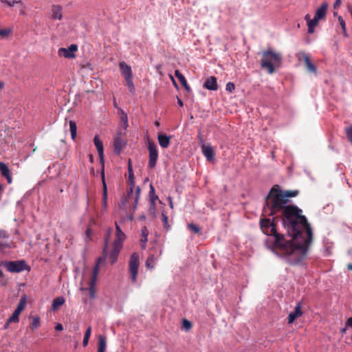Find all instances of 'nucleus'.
<instances>
[{"instance_id":"nucleus-1","label":"nucleus","mask_w":352,"mask_h":352,"mask_svg":"<svg viewBox=\"0 0 352 352\" xmlns=\"http://www.w3.org/2000/svg\"><path fill=\"white\" fill-rule=\"evenodd\" d=\"M298 193V190H283L278 185H274L265 198L263 215L270 217L280 213L283 224L289 236H293L294 239L298 240L304 229L307 244L313 240L311 225L305 216L302 214L301 209L294 205H287L289 198L295 197Z\"/></svg>"},{"instance_id":"nucleus-2","label":"nucleus","mask_w":352,"mask_h":352,"mask_svg":"<svg viewBox=\"0 0 352 352\" xmlns=\"http://www.w3.org/2000/svg\"><path fill=\"white\" fill-rule=\"evenodd\" d=\"M263 216L262 214L259 221L260 228L265 234L272 237L267 241L268 248L276 254L285 257L290 265L301 263L305 259L311 244V242L306 243L305 230H302L301 237L298 240L294 239L293 236H289L291 239L287 240L284 234L277 232L275 223L276 217L270 219Z\"/></svg>"},{"instance_id":"nucleus-3","label":"nucleus","mask_w":352,"mask_h":352,"mask_svg":"<svg viewBox=\"0 0 352 352\" xmlns=\"http://www.w3.org/2000/svg\"><path fill=\"white\" fill-rule=\"evenodd\" d=\"M261 67L266 69L269 74L275 72V68L280 67L282 61V56L279 52H276L272 49H268L261 54Z\"/></svg>"},{"instance_id":"nucleus-4","label":"nucleus","mask_w":352,"mask_h":352,"mask_svg":"<svg viewBox=\"0 0 352 352\" xmlns=\"http://www.w3.org/2000/svg\"><path fill=\"white\" fill-rule=\"evenodd\" d=\"M1 265L6 268V270L12 273H19L27 269V264L24 260L14 261H3Z\"/></svg>"},{"instance_id":"nucleus-5","label":"nucleus","mask_w":352,"mask_h":352,"mask_svg":"<svg viewBox=\"0 0 352 352\" xmlns=\"http://www.w3.org/2000/svg\"><path fill=\"white\" fill-rule=\"evenodd\" d=\"M148 167L153 169L157 164L158 160V151L155 143L148 140Z\"/></svg>"},{"instance_id":"nucleus-6","label":"nucleus","mask_w":352,"mask_h":352,"mask_svg":"<svg viewBox=\"0 0 352 352\" xmlns=\"http://www.w3.org/2000/svg\"><path fill=\"white\" fill-rule=\"evenodd\" d=\"M140 265L139 255L136 252H133L130 258L129 267L131 274V278L133 283L136 282L138 274V268Z\"/></svg>"},{"instance_id":"nucleus-7","label":"nucleus","mask_w":352,"mask_h":352,"mask_svg":"<svg viewBox=\"0 0 352 352\" xmlns=\"http://www.w3.org/2000/svg\"><path fill=\"white\" fill-rule=\"evenodd\" d=\"M297 57L299 61L303 60L307 72L313 74H316L317 72L316 67L311 63V59L308 54L305 52H299L297 54Z\"/></svg>"},{"instance_id":"nucleus-8","label":"nucleus","mask_w":352,"mask_h":352,"mask_svg":"<svg viewBox=\"0 0 352 352\" xmlns=\"http://www.w3.org/2000/svg\"><path fill=\"white\" fill-rule=\"evenodd\" d=\"M126 144V142L124 138V135L121 132H118L114 138L113 146L114 152L119 155L121 151L124 148Z\"/></svg>"},{"instance_id":"nucleus-9","label":"nucleus","mask_w":352,"mask_h":352,"mask_svg":"<svg viewBox=\"0 0 352 352\" xmlns=\"http://www.w3.org/2000/svg\"><path fill=\"white\" fill-rule=\"evenodd\" d=\"M128 171H129V179L127 181L128 183V188H127V196L129 199H131L133 196V191L135 188V182H134V175L132 169V166L131 164V160H129L128 165Z\"/></svg>"},{"instance_id":"nucleus-10","label":"nucleus","mask_w":352,"mask_h":352,"mask_svg":"<svg viewBox=\"0 0 352 352\" xmlns=\"http://www.w3.org/2000/svg\"><path fill=\"white\" fill-rule=\"evenodd\" d=\"M94 144L97 148L100 162L102 164V166L104 168V148L102 142L100 140L99 135H96L94 138Z\"/></svg>"},{"instance_id":"nucleus-11","label":"nucleus","mask_w":352,"mask_h":352,"mask_svg":"<svg viewBox=\"0 0 352 352\" xmlns=\"http://www.w3.org/2000/svg\"><path fill=\"white\" fill-rule=\"evenodd\" d=\"M77 49V45L72 44L68 48H60L58 50V54L67 58H75L76 55L74 52H76Z\"/></svg>"},{"instance_id":"nucleus-12","label":"nucleus","mask_w":352,"mask_h":352,"mask_svg":"<svg viewBox=\"0 0 352 352\" xmlns=\"http://www.w3.org/2000/svg\"><path fill=\"white\" fill-rule=\"evenodd\" d=\"M302 315L301 303L298 302L296 306L295 307V309L294 311L289 313L288 316V323L292 324L298 318Z\"/></svg>"},{"instance_id":"nucleus-13","label":"nucleus","mask_w":352,"mask_h":352,"mask_svg":"<svg viewBox=\"0 0 352 352\" xmlns=\"http://www.w3.org/2000/svg\"><path fill=\"white\" fill-rule=\"evenodd\" d=\"M122 248V245L116 244L113 243V248L109 254V258L111 263L114 264L118 259V256L120 254V250Z\"/></svg>"},{"instance_id":"nucleus-14","label":"nucleus","mask_w":352,"mask_h":352,"mask_svg":"<svg viewBox=\"0 0 352 352\" xmlns=\"http://www.w3.org/2000/svg\"><path fill=\"white\" fill-rule=\"evenodd\" d=\"M126 239L125 234L122 231L120 227L116 222V239L113 243L120 244L123 245V243Z\"/></svg>"},{"instance_id":"nucleus-15","label":"nucleus","mask_w":352,"mask_h":352,"mask_svg":"<svg viewBox=\"0 0 352 352\" xmlns=\"http://www.w3.org/2000/svg\"><path fill=\"white\" fill-rule=\"evenodd\" d=\"M0 172L2 177H5L8 184L12 182L10 170L4 162H0Z\"/></svg>"},{"instance_id":"nucleus-16","label":"nucleus","mask_w":352,"mask_h":352,"mask_svg":"<svg viewBox=\"0 0 352 352\" xmlns=\"http://www.w3.org/2000/svg\"><path fill=\"white\" fill-rule=\"evenodd\" d=\"M328 6L329 5L327 2H323L321 6L316 10L314 16L320 20L324 19L326 17Z\"/></svg>"},{"instance_id":"nucleus-17","label":"nucleus","mask_w":352,"mask_h":352,"mask_svg":"<svg viewBox=\"0 0 352 352\" xmlns=\"http://www.w3.org/2000/svg\"><path fill=\"white\" fill-rule=\"evenodd\" d=\"M204 87L212 91H216L218 89L217 78L210 76L206 79L204 84Z\"/></svg>"},{"instance_id":"nucleus-18","label":"nucleus","mask_w":352,"mask_h":352,"mask_svg":"<svg viewBox=\"0 0 352 352\" xmlns=\"http://www.w3.org/2000/svg\"><path fill=\"white\" fill-rule=\"evenodd\" d=\"M119 67L121 75L123 76L124 78L133 76L131 66L127 65L125 62H120L119 63Z\"/></svg>"},{"instance_id":"nucleus-19","label":"nucleus","mask_w":352,"mask_h":352,"mask_svg":"<svg viewBox=\"0 0 352 352\" xmlns=\"http://www.w3.org/2000/svg\"><path fill=\"white\" fill-rule=\"evenodd\" d=\"M107 254H103L102 256L99 257L96 261V264L93 270L92 278L90 281L96 282L97 279L98 274L99 273V265L101 263L105 261Z\"/></svg>"},{"instance_id":"nucleus-20","label":"nucleus","mask_w":352,"mask_h":352,"mask_svg":"<svg viewBox=\"0 0 352 352\" xmlns=\"http://www.w3.org/2000/svg\"><path fill=\"white\" fill-rule=\"evenodd\" d=\"M52 19L54 20H61L63 19L62 7L59 5L52 6Z\"/></svg>"},{"instance_id":"nucleus-21","label":"nucleus","mask_w":352,"mask_h":352,"mask_svg":"<svg viewBox=\"0 0 352 352\" xmlns=\"http://www.w3.org/2000/svg\"><path fill=\"white\" fill-rule=\"evenodd\" d=\"M157 140L162 148H166L169 146L170 136H168L166 134L160 133L157 135Z\"/></svg>"},{"instance_id":"nucleus-22","label":"nucleus","mask_w":352,"mask_h":352,"mask_svg":"<svg viewBox=\"0 0 352 352\" xmlns=\"http://www.w3.org/2000/svg\"><path fill=\"white\" fill-rule=\"evenodd\" d=\"M202 153L207 160L212 161L214 157V151L212 146L203 145L201 146Z\"/></svg>"},{"instance_id":"nucleus-23","label":"nucleus","mask_w":352,"mask_h":352,"mask_svg":"<svg viewBox=\"0 0 352 352\" xmlns=\"http://www.w3.org/2000/svg\"><path fill=\"white\" fill-rule=\"evenodd\" d=\"M175 75L179 80L180 83L182 85V86L184 87V89L190 92L191 91V89L190 86L188 85V82L184 77V76L178 70L175 71Z\"/></svg>"},{"instance_id":"nucleus-24","label":"nucleus","mask_w":352,"mask_h":352,"mask_svg":"<svg viewBox=\"0 0 352 352\" xmlns=\"http://www.w3.org/2000/svg\"><path fill=\"white\" fill-rule=\"evenodd\" d=\"M149 232L146 226L142 228L141 230V239H140V245L142 249H145L146 246V242L148 241V235Z\"/></svg>"},{"instance_id":"nucleus-25","label":"nucleus","mask_w":352,"mask_h":352,"mask_svg":"<svg viewBox=\"0 0 352 352\" xmlns=\"http://www.w3.org/2000/svg\"><path fill=\"white\" fill-rule=\"evenodd\" d=\"M320 19H317L316 16L311 20H309L307 23L308 26V33L313 34L314 32V30L316 26L318 25Z\"/></svg>"},{"instance_id":"nucleus-26","label":"nucleus","mask_w":352,"mask_h":352,"mask_svg":"<svg viewBox=\"0 0 352 352\" xmlns=\"http://www.w3.org/2000/svg\"><path fill=\"white\" fill-rule=\"evenodd\" d=\"M107 347L106 338L103 336H99L98 337V352H104Z\"/></svg>"},{"instance_id":"nucleus-27","label":"nucleus","mask_w":352,"mask_h":352,"mask_svg":"<svg viewBox=\"0 0 352 352\" xmlns=\"http://www.w3.org/2000/svg\"><path fill=\"white\" fill-rule=\"evenodd\" d=\"M26 305V297L23 296L21 298L19 304L17 305V307L16 309L14 311V312L17 313L19 315L23 311V310L25 309Z\"/></svg>"},{"instance_id":"nucleus-28","label":"nucleus","mask_w":352,"mask_h":352,"mask_svg":"<svg viewBox=\"0 0 352 352\" xmlns=\"http://www.w3.org/2000/svg\"><path fill=\"white\" fill-rule=\"evenodd\" d=\"M26 305V297L23 296L21 298L19 304L17 305V307L16 309L14 311V312L17 313L19 315L23 311V310L25 309Z\"/></svg>"},{"instance_id":"nucleus-29","label":"nucleus","mask_w":352,"mask_h":352,"mask_svg":"<svg viewBox=\"0 0 352 352\" xmlns=\"http://www.w3.org/2000/svg\"><path fill=\"white\" fill-rule=\"evenodd\" d=\"M26 305V297L23 296L21 298L19 304L17 305V307L16 309L14 311V312L17 313L19 315L23 311V310L25 309Z\"/></svg>"},{"instance_id":"nucleus-30","label":"nucleus","mask_w":352,"mask_h":352,"mask_svg":"<svg viewBox=\"0 0 352 352\" xmlns=\"http://www.w3.org/2000/svg\"><path fill=\"white\" fill-rule=\"evenodd\" d=\"M118 111L120 113V122L122 125L124 129H126L128 127V118L126 113H125L123 110L120 108H118Z\"/></svg>"},{"instance_id":"nucleus-31","label":"nucleus","mask_w":352,"mask_h":352,"mask_svg":"<svg viewBox=\"0 0 352 352\" xmlns=\"http://www.w3.org/2000/svg\"><path fill=\"white\" fill-rule=\"evenodd\" d=\"M65 302V300L63 297L60 296L54 299L52 302V309L56 310L60 306H62Z\"/></svg>"},{"instance_id":"nucleus-32","label":"nucleus","mask_w":352,"mask_h":352,"mask_svg":"<svg viewBox=\"0 0 352 352\" xmlns=\"http://www.w3.org/2000/svg\"><path fill=\"white\" fill-rule=\"evenodd\" d=\"M102 170L101 176H102V190H103L102 199H103L104 202L106 203L107 197V184H106V182L104 180V168L102 166Z\"/></svg>"},{"instance_id":"nucleus-33","label":"nucleus","mask_w":352,"mask_h":352,"mask_svg":"<svg viewBox=\"0 0 352 352\" xmlns=\"http://www.w3.org/2000/svg\"><path fill=\"white\" fill-rule=\"evenodd\" d=\"M111 232H112V229L109 228L107 231V233L105 234L104 246V248H103V254H107L108 244H109V241L110 238H111Z\"/></svg>"},{"instance_id":"nucleus-34","label":"nucleus","mask_w":352,"mask_h":352,"mask_svg":"<svg viewBox=\"0 0 352 352\" xmlns=\"http://www.w3.org/2000/svg\"><path fill=\"white\" fill-rule=\"evenodd\" d=\"M133 76L124 78L126 81V86L128 87L129 91L133 94L135 92V88L134 84L132 80Z\"/></svg>"},{"instance_id":"nucleus-35","label":"nucleus","mask_w":352,"mask_h":352,"mask_svg":"<svg viewBox=\"0 0 352 352\" xmlns=\"http://www.w3.org/2000/svg\"><path fill=\"white\" fill-rule=\"evenodd\" d=\"M155 263V256L153 254H151V255L148 256V257L146 259V267L148 269H151L152 270V269L154 268Z\"/></svg>"},{"instance_id":"nucleus-36","label":"nucleus","mask_w":352,"mask_h":352,"mask_svg":"<svg viewBox=\"0 0 352 352\" xmlns=\"http://www.w3.org/2000/svg\"><path fill=\"white\" fill-rule=\"evenodd\" d=\"M69 130L71 132L72 138L75 140L76 137L77 126L76 122L73 120L69 121Z\"/></svg>"},{"instance_id":"nucleus-37","label":"nucleus","mask_w":352,"mask_h":352,"mask_svg":"<svg viewBox=\"0 0 352 352\" xmlns=\"http://www.w3.org/2000/svg\"><path fill=\"white\" fill-rule=\"evenodd\" d=\"M150 202L154 206V202L158 199V196L155 193V189L152 184L150 185L149 191Z\"/></svg>"},{"instance_id":"nucleus-38","label":"nucleus","mask_w":352,"mask_h":352,"mask_svg":"<svg viewBox=\"0 0 352 352\" xmlns=\"http://www.w3.org/2000/svg\"><path fill=\"white\" fill-rule=\"evenodd\" d=\"M91 327H89L85 333V336H84V338H83L82 344H83L84 346H86L88 344L89 340L91 336Z\"/></svg>"},{"instance_id":"nucleus-39","label":"nucleus","mask_w":352,"mask_h":352,"mask_svg":"<svg viewBox=\"0 0 352 352\" xmlns=\"http://www.w3.org/2000/svg\"><path fill=\"white\" fill-rule=\"evenodd\" d=\"M40 318L38 316H35L32 318V321L30 324V328L32 330H35L40 326Z\"/></svg>"},{"instance_id":"nucleus-40","label":"nucleus","mask_w":352,"mask_h":352,"mask_svg":"<svg viewBox=\"0 0 352 352\" xmlns=\"http://www.w3.org/2000/svg\"><path fill=\"white\" fill-rule=\"evenodd\" d=\"M140 188L139 186H138L137 188H135V198H134V204H133V210H135L136 208H137V205H138V199L140 198Z\"/></svg>"},{"instance_id":"nucleus-41","label":"nucleus","mask_w":352,"mask_h":352,"mask_svg":"<svg viewBox=\"0 0 352 352\" xmlns=\"http://www.w3.org/2000/svg\"><path fill=\"white\" fill-rule=\"evenodd\" d=\"M95 283H96V282H92V281L89 282V285L88 289L89 292V296L91 298H95V289H94Z\"/></svg>"},{"instance_id":"nucleus-42","label":"nucleus","mask_w":352,"mask_h":352,"mask_svg":"<svg viewBox=\"0 0 352 352\" xmlns=\"http://www.w3.org/2000/svg\"><path fill=\"white\" fill-rule=\"evenodd\" d=\"M188 228H189L192 232H193L194 233H196V234H197V233H199V232H200V231H201V228H200L198 226H197L196 224L192 223H189V224L188 225Z\"/></svg>"},{"instance_id":"nucleus-43","label":"nucleus","mask_w":352,"mask_h":352,"mask_svg":"<svg viewBox=\"0 0 352 352\" xmlns=\"http://www.w3.org/2000/svg\"><path fill=\"white\" fill-rule=\"evenodd\" d=\"M2 3L6 4L9 7H13L17 3H22V1H8V0H1Z\"/></svg>"},{"instance_id":"nucleus-44","label":"nucleus","mask_w":352,"mask_h":352,"mask_svg":"<svg viewBox=\"0 0 352 352\" xmlns=\"http://www.w3.org/2000/svg\"><path fill=\"white\" fill-rule=\"evenodd\" d=\"M345 133L349 141L352 144V125L349 127L345 128Z\"/></svg>"},{"instance_id":"nucleus-45","label":"nucleus","mask_w":352,"mask_h":352,"mask_svg":"<svg viewBox=\"0 0 352 352\" xmlns=\"http://www.w3.org/2000/svg\"><path fill=\"white\" fill-rule=\"evenodd\" d=\"M19 315L17 313L14 311L12 313V316L9 318L8 322L10 323V322H19Z\"/></svg>"},{"instance_id":"nucleus-46","label":"nucleus","mask_w":352,"mask_h":352,"mask_svg":"<svg viewBox=\"0 0 352 352\" xmlns=\"http://www.w3.org/2000/svg\"><path fill=\"white\" fill-rule=\"evenodd\" d=\"M182 327L184 329L189 330L192 327V323L186 319H183Z\"/></svg>"},{"instance_id":"nucleus-47","label":"nucleus","mask_w":352,"mask_h":352,"mask_svg":"<svg viewBox=\"0 0 352 352\" xmlns=\"http://www.w3.org/2000/svg\"><path fill=\"white\" fill-rule=\"evenodd\" d=\"M168 217L165 214H162V222L164 223V227L167 230L170 228V226L168 223Z\"/></svg>"},{"instance_id":"nucleus-48","label":"nucleus","mask_w":352,"mask_h":352,"mask_svg":"<svg viewBox=\"0 0 352 352\" xmlns=\"http://www.w3.org/2000/svg\"><path fill=\"white\" fill-rule=\"evenodd\" d=\"M235 89V85L233 82H229L226 84V90L228 92H232Z\"/></svg>"},{"instance_id":"nucleus-49","label":"nucleus","mask_w":352,"mask_h":352,"mask_svg":"<svg viewBox=\"0 0 352 352\" xmlns=\"http://www.w3.org/2000/svg\"><path fill=\"white\" fill-rule=\"evenodd\" d=\"M11 33V30L10 29H2L0 30V36L6 37Z\"/></svg>"},{"instance_id":"nucleus-50","label":"nucleus","mask_w":352,"mask_h":352,"mask_svg":"<svg viewBox=\"0 0 352 352\" xmlns=\"http://www.w3.org/2000/svg\"><path fill=\"white\" fill-rule=\"evenodd\" d=\"M340 25L343 30L344 34H346V24L342 16L338 17Z\"/></svg>"},{"instance_id":"nucleus-51","label":"nucleus","mask_w":352,"mask_h":352,"mask_svg":"<svg viewBox=\"0 0 352 352\" xmlns=\"http://www.w3.org/2000/svg\"><path fill=\"white\" fill-rule=\"evenodd\" d=\"M346 326L347 327H352V317H350L349 318L347 319Z\"/></svg>"},{"instance_id":"nucleus-52","label":"nucleus","mask_w":352,"mask_h":352,"mask_svg":"<svg viewBox=\"0 0 352 352\" xmlns=\"http://www.w3.org/2000/svg\"><path fill=\"white\" fill-rule=\"evenodd\" d=\"M155 210V202H154V206L152 205L151 202H150V208H149V211L151 212V213H154Z\"/></svg>"},{"instance_id":"nucleus-53","label":"nucleus","mask_w":352,"mask_h":352,"mask_svg":"<svg viewBox=\"0 0 352 352\" xmlns=\"http://www.w3.org/2000/svg\"><path fill=\"white\" fill-rule=\"evenodd\" d=\"M8 237L7 233L5 230H0V238H6Z\"/></svg>"},{"instance_id":"nucleus-54","label":"nucleus","mask_w":352,"mask_h":352,"mask_svg":"<svg viewBox=\"0 0 352 352\" xmlns=\"http://www.w3.org/2000/svg\"><path fill=\"white\" fill-rule=\"evenodd\" d=\"M63 329V325L60 323L57 324L55 327L56 331H62Z\"/></svg>"},{"instance_id":"nucleus-55","label":"nucleus","mask_w":352,"mask_h":352,"mask_svg":"<svg viewBox=\"0 0 352 352\" xmlns=\"http://www.w3.org/2000/svg\"><path fill=\"white\" fill-rule=\"evenodd\" d=\"M341 4V0H336L333 7L334 8H336L337 7L340 6Z\"/></svg>"},{"instance_id":"nucleus-56","label":"nucleus","mask_w":352,"mask_h":352,"mask_svg":"<svg viewBox=\"0 0 352 352\" xmlns=\"http://www.w3.org/2000/svg\"><path fill=\"white\" fill-rule=\"evenodd\" d=\"M177 104L180 107H183L184 106V103H183L182 100L179 97H177Z\"/></svg>"},{"instance_id":"nucleus-57","label":"nucleus","mask_w":352,"mask_h":352,"mask_svg":"<svg viewBox=\"0 0 352 352\" xmlns=\"http://www.w3.org/2000/svg\"><path fill=\"white\" fill-rule=\"evenodd\" d=\"M9 245L8 244H5V243H0V248L1 249H3V248H9Z\"/></svg>"},{"instance_id":"nucleus-58","label":"nucleus","mask_w":352,"mask_h":352,"mask_svg":"<svg viewBox=\"0 0 352 352\" xmlns=\"http://www.w3.org/2000/svg\"><path fill=\"white\" fill-rule=\"evenodd\" d=\"M305 20H306V21H307V23H308L309 20H311V19H310V15H309V14H306V15L305 16Z\"/></svg>"},{"instance_id":"nucleus-59","label":"nucleus","mask_w":352,"mask_h":352,"mask_svg":"<svg viewBox=\"0 0 352 352\" xmlns=\"http://www.w3.org/2000/svg\"><path fill=\"white\" fill-rule=\"evenodd\" d=\"M346 267L349 270H352V263L347 264Z\"/></svg>"},{"instance_id":"nucleus-60","label":"nucleus","mask_w":352,"mask_h":352,"mask_svg":"<svg viewBox=\"0 0 352 352\" xmlns=\"http://www.w3.org/2000/svg\"><path fill=\"white\" fill-rule=\"evenodd\" d=\"M170 78H171V79H172V81H173V82L174 85H175L176 87H178V86H177V83H176V82H175V80H174L173 77V76H170Z\"/></svg>"},{"instance_id":"nucleus-61","label":"nucleus","mask_w":352,"mask_h":352,"mask_svg":"<svg viewBox=\"0 0 352 352\" xmlns=\"http://www.w3.org/2000/svg\"><path fill=\"white\" fill-rule=\"evenodd\" d=\"M4 276L3 272L1 270H0V278H3Z\"/></svg>"},{"instance_id":"nucleus-62","label":"nucleus","mask_w":352,"mask_h":352,"mask_svg":"<svg viewBox=\"0 0 352 352\" xmlns=\"http://www.w3.org/2000/svg\"><path fill=\"white\" fill-rule=\"evenodd\" d=\"M89 159H90V162H93V161H94V157H93V155H89Z\"/></svg>"},{"instance_id":"nucleus-63","label":"nucleus","mask_w":352,"mask_h":352,"mask_svg":"<svg viewBox=\"0 0 352 352\" xmlns=\"http://www.w3.org/2000/svg\"><path fill=\"white\" fill-rule=\"evenodd\" d=\"M3 85H4L3 82H0V89L3 88Z\"/></svg>"},{"instance_id":"nucleus-64","label":"nucleus","mask_w":352,"mask_h":352,"mask_svg":"<svg viewBox=\"0 0 352 352\" xmlns=\"http://www.w3.org/2000/svg\"><path fill=\"white\" fill-rule=\"evenodd\" d=\"M155 126H160V122H157V121H156V122H155Z\"/></svg>"}]
</instances>
